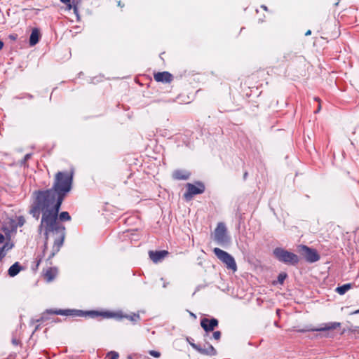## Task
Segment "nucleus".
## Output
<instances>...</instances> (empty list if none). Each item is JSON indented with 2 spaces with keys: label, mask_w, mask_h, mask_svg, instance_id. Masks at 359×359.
<instances>
[{
  "label": "nucleus",
  "mask_w": 359,
  "mask_h": 359,
  "mask_svg": "<svg viewBox=\"0 0 359 359\" xmlns=\"http://www.w3.org/2000/svg\"><path fill=\"white\" fill-rule=\"evenodd\" d=\"M60 1L70 6L71 0H60Z\"/></svg>",
  "instance_id": "c9c22d12"
},
{
  "label": "nucleus",
  "mask_w": 359,
  "mask_h": 359,
  "mask_svg": "<svg viewBox=\"0 0 359 359\" xmlns=\"http://www.w3.org/2000/svg\"><path fill=\"white\" fill-rule=\"evenodd\" d=\"M68 311V309H46L43 313H42L40 318L36 319H32V323H43L45 322L48 321L50 322L51 315H61L66 316L67 314L61 313L60 311Z\"/></svg>",
  "instance_id": "1a4fd4ad"
},
{
  "label": "nucleus",
  "mask_w": 359,
  "mask_h": 359,
  "mask_svg": "<svg viewBox=\"0 0 359 359\" xmlns=\"http://www.w3.org/2000/svg\"><path fill=\"white\" fill-rule=\"evenodd\" d=\"M325 337H330V335H329L328 334H325Z\"/></svg>",
  "instance_id": "603ef678"
},
{
  "label": "nucleus",
  "mask_w": 359,
  "mask_h": 359,
  "mask_svg": "<svg viewBox=\"0 0 359 359\" xmlns=\"http://www.w3.org/2000/svg\"><path fill=\"white\" fill-rule=\"evenodd\" d=\"M300 252L307 262L313 263L320 259L317 250L306 245H301Z\"/></svg>",
  "instance_id": "6e6552de"
},
{
  "label": "nucleus",
  "mask_w": 359,
  "mask_h": 359,
  "mask_svg": "<svg viewBox=\"0 0 359 359\" xmlns=\"http://www.w3.org/2000/svg\"><path fill=\"white\" fill-rule=\"evenodd\" d=\"M14 245L13 243L10 242V241H7L6 242L2 248H4V250L5 251H9L10 250H11L13 248Z\"/></svg>",
  "instance_id": "393cba45"
},
{
  "label": "nucleus",
  "mask_w": 359,
  "mask_h": 359,
  "mask_svg": "<svg viewBox=\"0 0 359 359\" xmlns=\"http://www.w3.org/2000/svg\"><path fill=\"white\" fill-rule=\"evenodd\" d=\"M167 284H168V283H163V287H167Z\"/></svg>",
  "instance_id": "09e8293b"
},
{
  "label": "nucleus",
  "mask_w": 359,
  "mask_h": 359,
  "mask_svg": "<svg viewBox=\"0 0 359 359\" xmlns=\"http://www.w3.org/2000/svg\"><path fill=\"white\" fill-rule=\"evenodd\" d=\"M287 277V275L286 273H280L278 276V281L279 283L283 284L284 283V280Z\"/></svg>",
  "instance_id": "a878e982"
},
{
  "label": "nucleus",
  "mask_w": 359,
  "mask_h": 359,
  "mask_svg": "<svg viewBox=\"0 0 359 359\" xmlns=\"http://www.w3.org/2000/svg\"><path fill=\"white\" fill-rule=\"evenodd\" d=\"M24 97H27L28 99L31 100L33 98V95L31 94H29V93H26L25 95L24 96ZM18 98L22 99V98H23V97H18Z\"/></svg>",
  "instance_id": "72a5a7b5"
},
{
  "label": "nucleus",
  "mask_w": 359,
  "mask_h": 359,
  "mask_svg": "<svg viewBox=\"0 0 359 359\" xmlns=\"http://www.w3.org/2000/svg\"><path fill=\"white\" fill-rule=\"evenodd\" d=\"M189 314H190V316H191V317H193L194 318H196V316L194 313H192V312H189Z\"/></svg>",
  "instance_id": "79ce46f5"
},
{
  "label": "nucleus",
  "mask_w": 359,
  "mask_h": 359,
  "mask_svg": "<svg viewBox=\"0 0 359 359\" xmlns=\"http://www.w3.org/2000/svg\"><path fill=\"white\" fill-rule=\"evenodd\" d=\"M74 13H76V15L77 20H79V14H78V9H77V8H76V6H74Z\"/></svg>",
  "instance_id": "4c0bfd02"
},
{
  "label": "nucleus",
  "mask_w": 359,
  "mask_h": 359,
  "mask_svg": "<svg viewBox=\"0 0 359 359\" xmlns=\"http://www.w3.org/2000/svg\"><path fill=\"white\" fill-rule=\"evenodd\" d=\"M311 34V31L310 29H309L306 33H305V36H309Z\"/></svg>",
  "instance_id": "a19ab883"
},
{
  "label": "nucleus",
  "mask_w": 359,
  "mask_h": 359,
  "mask_svg": "<svg viewBox=\"0 0 359 359\" xmlns=\"http://www.w3.org/2000/svg\"><path fill=\"white\" fill-rule=\"evenodd\" d=\"M39 192H34V200L29 210L30 215L36 220L39 219L41 214L38 232L40 234L43 233L44 243L42 255H38L36 259V266L39 265L45 255L48 249V240L50 238L54 240L52 251L48 257L50 259L60 251L66 236L65 225L57 221L58 214L65 196L53 194V198L48 197V201H43V196Z\"/></svg>",
  "instance_id": "f257e3e1"
},
{
  "label": "nucleus",
  "mask_w": 359,
  "mask_h": 359,
  "mask_svg": "<svg viewBox=\"0 0 359 359\" xmlns=\"http://www.w3.org/2000/svg\"><path fill=\"white\" fill-rule=\"evenodd\" d=\"M22 268L19 264V262H15L13 265H11L8 269V274L11 277H14L22 270Z\"/></svg>",
  "instance_id": "f3484780"
},
{
  "label": "nucleus",
  "mask_w": 359,
  "mask_h": 359,
  "mask_svg": "<svg viewBox=\"0 0 359 359\" xmlns=\"http://www.w3.org/2000/svg\"><path fill=\"white\" fill-rule=\"evenodd\" d=\"M4 240H5L4 236L1 233H0V244L3 243Z\"/></svg>",
  "instance_id": "e433bc0d"
},
{
  "label": "nucleus",
  "mask_w": 359,
  "mask_h": 359,
  "mask_svg": "<svg viewBox=\"0 0 359 359\" xmlns=\"http://www.w3.org/2000/svg\"><path fill=\"white\" fill-rule=\"evenodd\" d=\"M72 217L69 213L67 211L61 212L58 214L57 221L62 224V222L70 221Z\"/></svg>",
  "instance_id": "6ab92c4d"
},
{
  "label": "nucleus",
  "mask_w": 359,
  "mask_h": 359,
  "mask_svg": "<svg viewBox=\"0 0 359 359\" xmlns=\"http://www.w3.org/2000/svg\"><path fill=\"white\" fill-rule=\"evenodd\" d=\"M212 339L219 341L221 338V332L220 331H215L212 334Z\"/></svg>",
  "instance_id": "bb28decb"
},
{
  "label": "nucleus",
  "mask_w": 359,
  "mask_h": 359,
  "mask_svg": "<svg viewBox=\"0 0 359 359\" xmlns=\"http://www.w3.org/2000/svg\"><path fill=\"white\" fill-rule=\"evenodd\" d=\"M354 313H355V314L359 313V309H358V310H357V311H355L354 312Z\"/></svg>",
  "instance_id": "8fccbe9b"
},
{
  "label": "nucleus",
  "mask_w": 359,
  "mask_h": 359,
  "mask_svg": "<svg viewBox=\"0 0 359 359\" xmlns=\"http://www.w3.org/2000/svg\"><path fill=\"white\" fill-rule=\"evenodd\" d=\"M114 313L118 314V316L114 317L117 320H121L122 318H126L130 320V321L135 323L140 320V316L138 313H133L131 315L123 314L121 311L119 312H114Z\"/></svg>",
  "instance_id": "2eb2a0df"
},
{
  "label": "nucleus",
  "mask_w": 359,
  "mask_h": 359,
  "mask_svg": "<svg viewBox=\"0 0 359 359\" xmlns=\"http://www.w3.org/2000/svg\"><path fill=\"white\" fill-rule=\"evenodd\" d=\"M73 183V172L68 171L57 172L54 178L53 184L51 188L46 190H37L36 192L41 193L43 196V201H48L47 198L52 197V195H60L66 196L71 191Z\"/></svg>",
  "instance_id": "f03ea898"
},
{
  "label": "nucleus",
  "mask_w": 359,
  "mask_h": 359,
  "mask_svg": "<svg viewBox=\"0 0 359 359\" xmlns=\"http://www.w3.org/2000/svg\"><path fill=\"white\" fill-rule=\"evenodd\" d=\"M107 357H109V359H118L119 354L116 351H111L107 353Z\"/></svg>",
  "instance_id": "b1692460"
},
{
  "label": "nucleus",
  "mask_w": 359,
  "mask_h": 359,
  "mask_svg": "<svg viewBox=\"0 0 359 359\" xmlns=\"http://www.w3.org/2000/svg\"><path fill=\"white\" fill-rule=\"evenodd\" d=\"M348 332L353 334L354 338H359V327L351 326L348 327Z\"/></svg>",
  "instance_id": "412c9836"
},
{
  "label": "nucleus",
  "mask_w": 359,
  "mask_h": 359,
  "mask_svg": "<svg viewBox=\"0 0 359 359\" xmlns=\"http://www.w3.org/2000/svg\"><path fill=\"white\" fill-rule=\"evenodd\" d=\"M213 252L217 257L226 265L228 269H231L233 271H236L237 270L236 261L233 257L229 253L218 248H215L213 249Z\"/></svg>",
  "instance_id": "39448f33"
},
{
  "label": "nucleus",
  "mask_w": 359,
  "mask_h": 359,
  "mask_svg": "<svg viewBox=\"0 0 359 359\" xmlns=\"http://www.w3.org/2000/svg\"><path fill=\"white\" fill-rule=\"evenodd\" d=\"M214 240L217 244L221 245L230 243L231 238L227 233V229L224 223H218L216 229H215Z\"/></svg>",
  "instance_id": "423d86ee"
},
{
  "label": "nucleus",
  "mask_w": 359,
  "mask_h": 359,
  "mask_svg": "<svg viewBox=\"0 0 359 359\" xmlns=\"http://www.w3.org/2000/svg\"><path fill=\"white\" fill-rule=\"evenodd\" d=\"M128 359H132V356L131 355H128Z\"/></svg>",
  "instance_id": "3c124183"
},
{
  "label": "nucleus",
  "mask_w": 359,
  "mask_h": 359,
  "mask_svg": "<svg viewBox=\"0 0 359 359\" xmlns=\"http://www.w3.org/2000/svg\"><path fill=\"white\" fill-rule=\"evenodd\" d=\"M41 323H39V324L36 326V327H35V331H36V330H38L39 329V327H40V325H41Z\"/></svg>",
  "instance_id": "c03bdc74"
},
{
  "label": "nucleus",
  "mask_w": 359,
  "mask_h": 359,
  "mask_svg": "<svg viewBox=\"0 0 359 359\" xmlns=\"http://www.w3.org/2000/svg\"><path fill=\"white\" fill-rule=\"evenodd\" d=\"M60 321H61V320L60 318H58L51 317L50 322L48 323L46 325L57 323H60Z\"/></svg>",
  "instance_id": "7c9ffc66"
},
{
  "label": "nucleus",
  "mask_w": 359,
  "mask_h": 359,
  "mask_svg": "<svg viewBox=\"0 0 359 359\" xmlns=\"http://www.w3.org/2000/svg\"><path fill=\"white\" fill-rule=\"evenodd\" d=\"M40 38H41V34H40L39 29L38 28H34L32 30V32H31V34L29 36V43L30 46H34L36 43H38L40 40Z\"/></svg>",
  "instance_id": "4468645a"
},
{
  "label": "nucleus",
  "mask_w": 359,
  "mask_h": 359,
  "mask_svg": "<svg viewBox=\"0 0 359 359\" xmlns=\"http://www.w3.org/2000/svg\"><path fill=\"white\" fill-rule=\"evenodd\" d=\"M247 176H248V172H245V173L243 175V179L245 180L247 178Z\"/></svg>",
  "instance_id": "37998d69"
},
{
  "label": "nucleus",
  "mask_w": 359,
  "mask_h": 359,
  "mask_svg": "<svg viewBox=\"0 0 359 359\" xmlns=\"http://www.w3.org/2000/svg\"><path fill=\"white\" fill-rule=\"evenodd\" d=\"M207 348H202L199 344H191V346L201 354L209 356H214L217 354L216 349L209 343H207Z\"/></svg>",
  "instance_id": "9b49d317"
},
{
  "label": "nucleus",
  "mask_w": 359,
  "mask_h": 359,
  "mask_svg": "<svg viewBox=\"0 0 359 359\" xmlns=\"http://www.w3.org/2000/svg\"><path fill=\"white\" fill-rule=\"evenodd\" d=\"M320 109V104L318 105V107L317 108V110L315 111L316 113L318 112Z\"/></svg>",
  "instance_id": "a18cd8bd"
},
{
  "label": "nucleus",
  "mask_w": 359,
  "mask_h": 359,
  "mask_svg": "<svg viewBox=\"0 0 359 359\" xmlns=\"http://www.w3.org/2000/svg\"><path fill=\"white\" fill-rule=\"evenodd\" d=\"M346 332H348V328H344L343 330L341 332V334H344Z\"/></svg>",
  "instance_id": "58836bf2"
},
{
  "label": "nucleus",
  "mask_w": 359,
  "mask_h": 359,
  "mask_svg": "<svg viewBox=\"0 0 359 359\" xmlns=\"http://www.w3.org/2000/svg\"><path fill=\"white\" fill-rule=\"evenodd\" d=\"M4 46V42L1 40H0V50H1L3 48Z\"/></svg>",
  "instance_id": "ea45409f"
},
{
  "label": "nucleus",
  "mask_w": 359,
  "mask_h": 359,
  "mask_svg": "<svg viewBox=\"0 0 359 359\" xmlns=\"http://www.w3.org/2000/svg\"><path fill=\"white\" fill-rule=\"evenodd\" d=\"M190 173L184 170H176L172 172V177L177 180H186L189 178Z\"/></svg>",
  "instance_id": "dca6fc26"
},
{
  "label": "nucleus",
  "mask_w": 359,
  "mask_h": 359,
  "mask_svg": "<svg viewBox=\"0 0 359 359\" xmlns=\"http://www.w3.org/2000/svg\"><path fill=\"white\" fill-rule=\"evenodd\" d=\"M351 283H346V284H344L341 286H339L336 288L335 291L341 294V295H343L349 289H351Z\"/></svg>",
  "instance_id": "aec40b11"
},
{
  "label": "nucleus",
  "mask_w": 359,
  "mask_h": 359,
  "mask_svg": "<svg viewBox=\"0 0 359 359\" xmlns=\"http://www.w3.org/2000/svg\"><path fill=\"white\" fill-rule=\"evenodd\" d=\"M18 226H22L25 223V219L22 216H20L18 217Z\"/></svg>",
  "instance_id": "cd10ccee"
},
{
  "label": "nucleus",
  "mask_w": 359,
  "mask_h": 359,
  "mask_svg": "<svg viewBox=\"0 0 359 359\" xmlns=\"http://www.w3.org/2000/svg\"><path fill=\"white\" fill-rule=\"evenodd\" d=\"M7 251H5L4 248H0V261L6 256Z\"/></svg>",
  "instance_id": "2f4dec72"
},
{
  "label": "nucleus",
  "mask_w": 359,
  "mask_h": 359,
  "mask_svg": "<svg viewBox=\"0 0 359 359\" xmlns=\"http://www.w3.org/2000/svg\"><path fill=\"white\" fill-rule=\"evenodd\" d=\"M60 313L67 314V316L90 317L91 318H95L100 316L111 318L118 315L111 311H83L79 309H68V311H60Z\"/></svg>",
  "instance_id": "7ed1b4c3"
},
{
  "label": "nucleus",
  "mask_w": 359,
  "mask_h": 359,
  "mask_svg": "<svg viewBox=\"0 0 359 359\" xmlns=\"http://www.w3.org/2000/svg\"><path fill=\"white\" fill-rule=\"evenodd\" d=\"M31 156L32 154H27L22 160L21 163L25 164L31 158Z\"/></svg>",
  "instance_id": "c756f323"
},
{
  "label": "nucleus",
  "mask_w": 359,
  "mask_h": 359,
  "mask_svg": "<svg viewBox=\"0 0 359 359\" xmlns=\"http://www.w3.org/2000/svg\"><path fill=\"white\" fill-rule=\"evenodd\" d=\"M8 38L12 41H15L18 39L17 34H11L8 36Z\"/></svg>",
  "instance_id": "473e14b6"
},
{
  "label": "nucleus",
  "mask_w": 359,
  "mask_h": 359,
  "mask_svg": "<svg viewBox=\"0 0 359 359\" xmlns=\"http://www.w3.org/2000/svg\"><path fill=\"white\" fill-rule=\"evenodd\" d=\"M186 187L187 191L184 194V197L187 201H190L194 196L203 194L205 190L204 184L200 181L195 184L187 183Z\"/></svg>",
  "instance_id": "0eeeda50"
},
{
  "label": "nucleus",
  "mask_w": 359,
  "mask_h": 359,
  "mask_svg": "<svg viewBox=\"0 0 359 359\" xmlns=\"http://www.w3.org/2000/svg\"><path fill=\"white\" fill-rule=\"evenodd\" d=\"M219 325V321L217 318H203L201 320V326L208 334L215 330Z\"/></svg>",
  "instance_id": "9d476101"
},
{
  "label": "nucleus",
  "mask_w": 359,
  "mask_h": 359,
  "mask_svg": "<svg viewBox=\"0 0 359 359\" xmlns=\"http://www.w3.org/2000/svg\"><path fill=\"white\" fill-rule=\"evenodd\" d=\"M149 353L154 358H159L161 356V353L157 351L151 350L149 351Z\"/></svg>",
  "instance_id": "c85d7f7f"
},
{
  "label": "nucleus",
  "mask_w": 359,
  "mask_h": 359,
  "mask_svg": "<svg viewBox=\"0 0 359 359\" xmlns=\"http://www.w3.org/2000/svg\"><path fill=\"white\" fill-rule=\"evenodd\" d=\"M168 253L169 252L167 250H151L149 252V255L150 259L154 263H158L162 259H163L168 255Z\"/></svg>",
  "instance_id": "f8f14e48"
},
{
  "label": "nucleus",
  "mask_w": 359,
  "mask_h": 359,
  "mask_svg": "<svg viewBox=\"0 0 359 359\" xmlns=\"http://www.w3.org/2000/svg\"><path fill=\"white\" fill-rule=\"evenodd\" d=\"M12 344L13 345L17 346V345H18L20 344V341L18 339H15V338H13L12 339Z\"/></svg>",
  "instance_id": "f704fd0d"
},
{
  "label": "nucleus",
  "mask_w": 359,
  "mask_h": 359,
  "mask_svg": "<svg viewBox=\"0 0 359 359\" xmlns=\"http://www.w3.org/2000/svg\"><path fill=\"white\" fill-rule=\"evenodd\" d=\"M45 278L47 279L48 282L53 280L55 278V274L52 271V269H49L46 271L45 273Z\"/></svg>",
  "instance_id": "5701e85b"
},
{
  "label": "nucleus",
  "mask_w": 359,
  "mask_h": 359,
  "mask_svg": "<svg viewBox=\"0 0 359 359\" xmlns=\"http://www.w3.org/2000/svg\"><path fill=\"white\" fill-rule=\"evenodd\" d=\"M297 332L304 333L307 332H318V327H311V326H306L304 328L297 330Z\"/></svg>",
  "instance_id": "4be33fe9"
},
{
  "label": "nucleus",
  "mask_w": 359,
  "mask_h": 359,
  "mask_svg": "<svg viewBox=\"0 0 359 359\" xmlns=\"http://www.w3.org/2000/svg\"><path fill=\"white\" fill-rule=\"evenodd\" d=\"M262 8L263 9H264L265 11H267V7H266V6L262 5Z\"/></svg>",
  "instance_id": "49530a36"
},
{
  "label": "nucleus",
  "mask_w": 359,
  "mask_h": 359,
  "mask_svg": "<svg viewBox=\"0 0 359 359\" xmlns=\"http://www.w3.org/2000/svg\"><path fill=\"white\" fill-rule=\"evenodd\" d=\"M273 255L279 262L287 265L295 266L299 262V257L296 254L283 248H276L273 250Z\"/></svg>",
  "instance_id": "20e7f679"
},
{
  "label": "nucleus",
  "mask_w": 359,
  "mask_h": 359,
  "mask_svg": "<svg viewBox=\"0 0 359 359\" xmlns=\"http://www.w3.org/2000/svg\"><path fill=\"white\" fill-rule=\"evenodd\" d=\"M69 359H79V358H69Z\"/></svg>",
  "instance_id": "5fc2aeb1"
},
{
  "label": "nucleus",
  "mask_w": 359,
  "mask_h": 359,
  "mask_svg": "<svg viewBox=\"0 0 359 359\" xmlns=\"http://www.w3.org/2000/svg\"><path fill=\"white\" fill-rule=\"evenodd\" d=\"M341 323L338 322H332L327 323L324 327H318V332H325L328 330H335L340 327Z\"/></svg>",
  "instance_id": "a211bd4d"
},
{
  "label": "nucleus",
  "mask_w": 359,
  "mask_h": 359,
  "mask_svg": "<svg viewBox=\"0 0 359 359\" xmlns=\"http://www.w3.org/2000/svg\"><path fill=\"white\" fill-rule=\"evenodd\" d=\"M315 100H318V101H319V100H319V98H317V97H316V98H315Z\"/></svg>",
  "instance_id": "864d4df0"
},
{
  "label": "nucleus",
  "mask_w": 359,
  "mask_h": 359,
  "mask_svg": "<svg viewBox=\"0 0 359 359\" xmlns=\"http://www.w3.org/2000/svg\"><path fill=\"white\" fill-rule=\"evenodd\" d=\"M154 79L158 82L170 83L172 79V75L168 72H157L154 74Z\"/></svg>",
  "instance_id": "ddd939ff"
},
{
  "label": "nucleus",
  "mask_w": 359,
  "mask_h": 359,
  "mask_svg": "<svg viewBox=\"0 0 359 359\" xmlns=\"http://www.w3.org/2000/svg\"><path fill=\"white\" fill-rule=\"evenodd\" d=\"M187 341H189L190 345H191V344H194L193 341H191L189 339H187Z\"/></svg>",
  "instance_id": "de8ad7c7"
}]
</instances>
